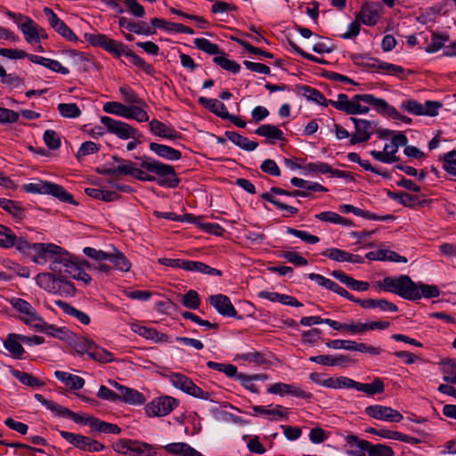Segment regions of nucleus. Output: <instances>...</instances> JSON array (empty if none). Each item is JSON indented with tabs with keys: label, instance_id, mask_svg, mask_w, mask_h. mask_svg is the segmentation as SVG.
<instances>
[{
	"label": "nucleus",
	"instance_id": "f257e3e1",
	"mask_svg": "<svg viewBox=\"0 0 456 456\" xmlns=\"http://www.w3.org/2000/svg\"><path fill=\"white\" fill-rule=\"evenodd\" d=\"M135 159L141 160V168L135 167L134 178L142 182H157L162 187H178L180 179L177 177L174 167L145 155Z\"/></svg>",
	"mask_w": 456,
	"mask_h": 456
},
{
	"label": "nucleus",
	"instance_id": "f03ea898",
	"mask_svg": "<svg viewBox=\"0 0 456 456\" xmlns=\"http://www.w3.org/2000/svg\"><path fill=\"white\" fill-rule=\"evenodd\" d=\"M85 39L94 47H100L116 58L126 56L137 68L143 70L147 75L155 74L154 67L146 62L142 57L134 53L129 47L122 42L111 39L104 34L86 33Z\"/></svg>",
	"mask_w": 456,
	"mask_h": 456
},
{
	"label": "nucleus",
	"instance_id": "7ed1b4c3",
	"mask_svg": "<svg viewBox=\"0 0 456 456\" xmlns=\"http://www.w3.org/2000/svg\"><path fill=\"white\" fill-rule=\"evenodd\" d=\"M377 97L370 94H355L351 100L345 94H339L338 100H329L328 105H331L335 109L345 112L347 115L366 114L369 112L368 106L362 105L360 102H365L373 109L377 102Z\"/></svg>",
	"mask_w": 456,
	"mask_h": 456
},
{
	"label": "nucleus",
	"instance_id": "20e7f679",
	"mask_svg": "<svg viewBox=\"0 0 456 456\" xmlns=\"http://www.w3.org/2000/svg\"><path fill=\"white\" fill-rule=\"evenodd\" d=\"M376 285L379 289L394 293L406 300L416 298L415 282L408 275L387 276L377 281Z\"/></svg>",
	"mask_w": 456,
	"mask_h": 456
},
{
	"label": "nucleus",
	"instance_id": "39448f33",
	"mask_svg": "<svg viewBox=\"0 0 456 456\" xmlns=\"http://www.w3.org/2000/svg\"><path fill=\"white\" fill-rule=\"evenodd\" d=\"M346 442L351 446H356L359 450L348 451L349 456H394L393 449L384 444H373L370 442L360 439L356 435H347L345 438Z\"/></svg>",
	"mask_w": 456,
	"mask_h": 456
},
{
	"label": "nucleus",
	"instance_id": "423d86ee",
	"mask_svg": "<svg viewBox=\"0 0 456 456\" xmlns=\"http://www.w3.org/2000/svg\"><path fill=\"white\" fill-rule=\"evenodd\" d=\"M57 431L64 440L82 452L93 453L106 449V446L102 443L90 436L59 429H57Z\"/></svg>",
	"mask_w": 456,
	"mask_h": 456
},
{
	"label": "nucleus",
	"instance_id": "0eeeda50",
	"mask_svg": "<svg viewBox=\"0 0 456 456\" xmlns=\"http://www.w3.org/2000/svg\"><path fill=\"white\" fill-rule=\"evenodd\" d=\"M273 194L276 195H285L289 197H309L310 193L306 192L305 191H299V190H294V191H287L279 187H272L270 189V191L264 192L261 194V198L273 206H275L280 210H286L291 215H296L298 212V209L293 206L287 205L279 200H277Z\"/></svg>",
	"mask_w": 456,
	"mask_h": 456
},
{
	"label": "nucleus",
	"instance_id": "6e6552de",
	"mask_svg": "<svg viewBox=\"0 0 456 456\" xmlns=\"http://www.w3.org/2000/svg\"><path fill=\"white\" fill-rule=\"evenodd\" d=\"M171 384L183 392L199 399L209 400L210 393L202 390L190 378L182 373H172L169 377Z\"/></svg>",
	"mask_w": 456,
	"mask_h": 456
},
{
	"label": "nucleus",
	"instance_id": "1a4fd4ad",
	"mask_svg": "<svg viewBox=\"0 0 456 456\" xmlns=\"http://www.w3.org/2000/svg\"><path fill=\"white\" fill-rule=\"evenodd\" d=\"M178 400L172 396L163 395L153 399L145 405V411L149 417H163L168 415L178 406Z\"/></svg>",
	"mask_w": 456,
	"mask_h": 456
},
{
	"label": "nucleus",
	"instance_id": "9d476101",
	"mask_svg": "<svg viewBox=\"0 0 456 456\" xmlns=\"http://www.w3.org/2000/svg\"><path fill=\"white\" fill-rule=\"evenodd\" d=\"M101 123L106 127L110 134H115L121 140H128L131 136L137 134L136 128L131 125L108 116L101 117Z\"/></svg>",
	"mask_w": 456,
	"mask_h": 456
},
{
	"label": "nucleus",
	"instance_id": "9b49d317",
	"mask_svg": "<svg viewBox=\"0 0 456 456\" xmlns=\"http://www.w3.org/2000/svg\"><path fill=\"white\" fill-rule=\"evenodd\" d=\"M10 303L21 314L20 320L26 325L35 329V324H38L41 322L42 317L37 314L36 309L25 299L13 297Z\"/></svg>",
	"mask_w": 456,
	"mask_h": 456
},
{
	"label": "nucleus",
	"instance_id": "f8f14e48",
	"mask_svg": "<svg viewBox=\"0 0 456 456\" xmlns=\"http://www.w3.org/2000/svg\"><path fill=\"white\" fill-rule=\"evenodd\" d=\"M350 120L354 124L355 128V133L353 134L350 138L351 145L369 141L378 125L375 121L354 117H351Z\"/></svg>",
	"mask_w": 456,
	"mask_h": 456
},
{
	"label": "nucleus",
	"instance_id": "ddd939ff",
	"mask_svg": "<svg viewBox=\"0 0 456 456\" xmlns=\"http://www.w3.org/2000/svg\"><path fill=\"white\" fill-rule=\"evenodd\" d=\"M364 412L366 415L375 419L392 423H398L403 419V414L397 410L381 404L367 406Z\"/></svg>",
	"mask_w": 456,
	"mask_h": 456
},
{
	"label": "nucleus",
	"instance_id": "4468645a",
	"mask_svg": "<svg viewBox=\"0 0 456 456\" xmlns=\"http://www.w3.org/2000/svg\"><path fill=\"white\" fill-rule=\"evenodd\" d=\"M44 13L47 16L51 27L62 37L70 42L78 41V37L73 30L50 7H45Z\"/></svg>",
	"mask_w": 456,
	"mask_h": 456
},
{
	"label": "nucleus",
	"instance_id": "2eb2a0df",
	"mask_svg": "<svg viewBox=\"0 0 456 456\" xmlns=\"http://www.w3.org/2000/svg\"><path fill=\"white\" fill-rule=\"evenodd\" d=\"M54 250H61V247L53 243H33L32 256L33 262L38 265H45L51 261Z\"/></svg>",
	"mask_w": 456,
	"mask_h": 456
},
{
	"label": "nucleus",
	"instance_id": "dca6fc26",
	"mask_svg": "<svg viewBox=\"0 0 456 456\" xmlns=\"http://www.w3.org/2000/svg\"><path fill=\"white\" fill-rule=\"evenodd\" d=\"M381 4L376 3H365L362 5L361 10L356 14V18L362 23L367 26H374L379 20V12Z\"/></svg>",
	"mask_w": 456,
	"mask_h": 456
},
{
	"label": "nucleus",
	"instance_id": "f3484780",
	"mask_svg": "<svg viewBox=\"0 0 456 456\" xmlns=\"http://www.w3.org/2000/svg\"><path fill=\"white\" fill-rule=\"evenodd\" d=\"M35 330L63 341L70 340L71 337H73V334L65 327H58L54 324H49L43 318L38 324H35Z\"/></svg>",
	"mask_w": 456,
	"mask_h": 456
},
{
	"label": "nucleus",
	"instance_id": "a211bd4d",
	"mask_svg": "<svg viewBox=\"0 0 456 456\" xmlns=\"http://www.w3.org/2000/svg\"><path fill=\"white\" fill-rule=\"evenodd\" d=\"M149 127L151 132L159 137L169 140L182 138L181 133L176 131L172 126H167L158 119L150 121Z\"/></svg>",
	"mask_w": 456,
	"mask_h": 456
},
{
	"label": "nucleus",
	"instance_id": "6ab92c4d",
	"mask_svg": "<svg viewBox=\"0 0 456 456\" xmlns=\"http://www.w3.org/2000/svg\"><path fill=\"white\" fill-rule=\"evenodd\" d=\"M374 110L379 114L386 115L393 119H397L406 124H410L411 122V118L402 115L394 106L389 105L384 99H377Z\"/></svg>",
	"mask_w": 456,
	"mask_h": 456
},
{
	"label": "nucleus",
	"instance_id": "aec40b11",
	"mask_svg": "<svg viewBox=\"0 0 456 456\" xmlns=\"http://www.w3.org/2000/svg\"><path fill=\"white\" fill-rule=\"evenodd\" d=\"M309 361L316 362L318 364L326 366H342L352 362V359L349 355L338 354V355H324L320 354L316 356H311Z\"/></svg>",
	"mask_w": 456,
	"mask_h": 456
},
{
	"label": "nucleus",
	"instance_id": "412c9836",
	"mask_svg": "<svg viewBox=\"0 0 456 456\" xmlns=\"http://www.w3.org/2000/svg\"><path fill=\"white\" fill-rule=\"evenodd\" d=\"M151 23L153 27L162 28L166 31H175L177 33H184L189 35H192L194 33V30L188 26L181 23L167 21L162 18H153L151 19Z\"/></svg>",
	"mask_w": 456,
	"mask_h": 456
},
{
	"label": "nucleus",
	"instance_id": "4be33fe9",
	"mask_svg": "<svg viewBox=\"0 0 456 456\" xmlns=\"http://www.w3.org/2000/svg\"><path fill=\"white\" fill-rule=\"evenodd\" d=\"M71 258L72 256L63 248H61V250H54V255L49 262V269L60 274L63 273V269L66 268V265H68Z\"/></svg>",
	"mask_w": 456,
	"mask_h": 456
},
{
	"label": "nucleus",
	"instance_id": "5701e85b",
	"mask_svg": "<svg viewBox=\"0 0 456 456\" xmlns=\"http://www.w3.org/2000/svg\"><path fill=\"white\" fill-rule=\"evenodd\" d=\"M20 338V334L9 333L4 341V346L15 359H21L25 352Z\"/></svg>",
	"mask_w": 456,
	"mask_h": 456
},
{
	"label": "nucleus",
	"instance_id": "b1692460",
	"mask_svg": "<svg viewBox=\"0 0 456 456\" xmlns=\"http://www.w3.org/2000/svg\"><path fill=\"white\" fill-rule=\"evenodd\" d=\"M149 148L156 155L167 160H178L182 158V153L170 146L151 142Z\"/></svg>",
	"mask_w": 456,
	"mask_h": 456
},
{
	"label": "nucleus",
	"instance_id": "393cba45",
	"mask_svg": "<svg viewBox=\"0 0 456 456\" xmlns=\"http://www.w3.org/2000/svg\"><path fill=\"white\" fill-rule=\"evenodd\" d=\"M399 148H395L392 142L385 144L384 151H371L370 154L378 161L386 164H391L399 161V158L395 155Z\"/></svg>",
	"mask_w": 456,
	"mask_h": 456
},
{
	"label": "nucleus",
	"instance_id": "a878e982",
	"mask_svg": "<svg viewBox=\"0 0 456 456\" xmlns=\"http://www.w3.org/2000/svg\"><path fill=\"white\" fill-rule=\"evenodd\" d=\"M63 274L66 273L69 277L82 281L86 285H88L92 279L91 276L85 272L80 265L77 262H75L73 258L70 259L68 265H66V268L63 269Z\"/></svg>",
	"mask_w": 456,
	"mask_h": 456
},
{
	"label": "nucleus",
	"instance_id": "bb28decb",
	"mask_svg": "<svg viewBox=\"0 0 456 456\" xmlns=\"http://www.w3.org/2000/svg\"><path fill=\"white\" fill-rule=\"evenodd\" d=\"M359 305L362 308H365V309L379 308L380 310H382L384 312L396 313L399 310L398 306L395 304L389 302L388 300H387L385 298L365 299L364 302H359Z\"/></svg>",
	"mask_w": 456,
	"mask_h": 456
},
{
	"label": "nucleus",
	"instance_id": "cd10ccee",
	"mask_svg": "<svg viewBox=\"0 0 456 456\" xmlns=\"http://www.w3.org/2000/svg\"><path fill=\"white\" fill-rule=\"evenodd\" d=\"M199 102L200 105L209 110L211 112L218 115L224 119H228V110H226L224 104L219 100L200 97Z\"/></svg>",
	"mask_w": 456,
	"mask_h": 456
},
{
	"label": "nucleus",
	"instance_id": "c85d7f7f",
	"mask_svg": "<svg viewBox=\"0 0 456 456\" xmlns=\"http://www.w3.org/2000/svg\"><path fill=\"white\" fill-rule=\"evenodd\" d=\"M0 207L17 220H22L25 216V209L18 201L0 198Z\"/></svg>",
	"mask_w": 456,
	"mask_h": 456
},
{
	"label": "nucleus",
	"instance_id": "c756f323",
	"mask_svg": "<svg viewBox=\"0 0 456 456\" xmlns=\"http://www.w3.org/2000/svg\"><path fill=\"white\" fill-rule=\"evenodd\" d=\"M54 376L57 379L74 390L80 389L85 385V379L83 378L69 372L56 370L54 372Z\"/></svg>",
	"mask_w": 456,
	"mask_h": 456
},
{
	"label": "nucleus",
	"instance_id": "7c9ffc66",
	"mask_svg": "<svg viewBox=\"0 0 456 456\" xmlns=\"http://www.w3.org/2000/svg\"><path fill=\"white\" fill-rule=\"evenodd\" d=\"M20 29L28 43H32L33 41L39 42L37 24L30 17L25 18V21L20 25Z\"/></svg>",
	"mask_w": 456,
	"mask_h": 456
},
{
	"label": "nucleus",
	"instance_id": "2f4dec72",
	"mask_svg": "<svg viewBox=\"0 0 456 456\" xmlns=\"http://www.w3.org/2000/svg\"><path fill=\"white\" fill-rule=\"evenodd\" d=\"M57 273H38L36 277L37 284L48 292L54 293L57 285Z\"/></svg>",
	"mask_w": 456,
	"mask_h": 456
},
{
	"label": "nucleus",
	"instance_id": "473e14b6",
	"mask_svg": "<svg viewBox=\"0 0 456 456\" xmlns=\"http://www.w3.org/2000/svg\"><path fill=\"white\" fill-rule=\"evenodd\" d=\"M48 195H51L64 203H69L74 206L78 205V202L74 200L73 195L67 191L63 186L52 182L49 187Z\"/></svg>",
	"mask_w": 456,
	"mask_h": 456
},
{
	"label": "nucleus",
	"instance_id": "72a5a7b5",
	"mask_svg": "<svg viewBox=\"0 0 456 456\" xmlns=\"http://www.w3.org/2000/svg\"><path fill=\"white\" fill-rule=\"evenodd\" d=\"M416 298L411 301H417L421 297L435 298L440 296V289L436 285H428L424 283H415Z\"/></svg>",
	"mask_w": 456,
	"mask_h": 456
},
{
	"label": "nucleus",
	"instance_id": "f704fd0d",
	"mask_svg": "<svg viewBox=\"0 0 456 456\" xmlns=\"http://www.w3.org/2000/svg\"><path fill=\"white\" fill-rule=\"evenodd\" d=\"M297 90L299 93H302L304 96H305L308 100L313 101L322 106H328L327 100L322 93L319 90L311 87L306 85L297 86Z\"/></svg>",
	"mask_w": 456,
	"mask_h": 456
},
{
	"label": "nucleus",
	"instance_id": "c9c22d12",
	"mask_svg": "<svg viewBox=\"0 0 456 456\" xmlns=\"http://www.w3.org/2000/svg\"><path fill=\"white\" fill-rule=\"evenodd\" d=\"M56 305H58L61 309H62V311L70 315V316H73L75 317L77 320H78L81 323L85 324V325H87L90 323L91 322V319L89 317V315L77 308H75L74 306H72L71 305L64 302V301H61V300H58L55 302Z\"/></svg>",
	"mask_w": 456,
	"mask_h": 456
},
{
	"label": "nucleus",
	"instance_id": "e433bc0d",
	"mask_svg": "<svg viewBox=\"0 0 456 456\" xmlns=\"http://www.w3.org/2000/svg\"><path fill=\"white\" fill-rule=\"evenodd\" d=\"M90 428L93 431H97L104 434L118 435L121 428L117 424L103 421L96 417L91 419Z\"/></svg>",
	"mask_w": 456,
	"mask_h": 456
},
{
	"label": "nucleus",
	"instance_id": "4c0bfd02",
	"mask_svg": "<svg viewBox=\"0 0 456 456\" xmlns=\"http://www.w3.org/2000/svg\"><path fill=\"white\" fill-rule=\"evenodd\" d=\"M131 456H156L157 449L147 443L141 442L138 440H131Z\"/></svg>",
	"mask_w": 456,
	"mask_h": 456
},
{
	"label": "nucleus",
	"instance_id": "58836bf2",
	"mask_svg": "<svg viewBox=\"0 0 456 456\" xmlns=\"http://www.w3.org/2000/svg\"><path fill=\"white\" fill-rule=\"evenodd\" d=\"M120 400L128 404L142 405L146 402V398L141 392L126 387L123 393L119 394Z\"/></svg>",
	"mask_w": 456,
	"mask_h": 456
},
{
	"label": "nucleus",
	"instance_id": "ea45409f",
	"mask_svg": "<svg viewBox=\"0 0 456 456\" xmlns=\"http://www.w3.org/2000/svg\"><path fill=\"white\" fill-rule=\"evenodd\" d=\"M387 195L389 199L394 200L404 207L413 208L419 200L418 196L409 194L405 191H387Z\"/></svg>",
	"mask_w": 456,
	"mask_h": 456
},
{
	"label": "nucleus",
	"instance_id": "a19ab883",
	"mask_svg": "<svg viewBox=\"0 0 456 456\" xmlns=\"http://www.w3.org/2000/svg\"><path fill=\"white\" fill-rule=\"evenodd\" d=\"M357 391L363 392L369 395L375 394H381L385 390V385L381 379L376 378L371 383H360L357 382Z\"/></svg>",
	"mask_w": 456,
	"mask_h": 456
},
{
	"label": "nucleus",
	"instance_id": "79ce46f5",
	"mask_svg": "<svg viewBox=\"0 0 456 456\" xmlns=\"http://www.w3.org/2000/svg\"><path fill=\"white\" fill-rule=\"evenodd\" d=\"M255 134L272 140L283 139V132L279 127L270 124L261 125L255 130Z\"/></svg>",
	"mask_w": 456,
	"mask_h": 456
},
{
	"label": "nucleus",
	"instance_id": "37998d69",
	"mask_svg": "<svg viewBox=\"0 0 456 456\" xmlns=\"http://www.w3.org/2000/svg\"><path fill=\"white\" fill-rule=\"evenodd\" d=\"M110 261L115 268L120 272H128L131 269V263L127 257L119 250L114 249L113 253H110L108 259Z\"/></svg>",
	"mask_w": 456,
	"mask_h": 456
},
{
	"label": "nucleus",
	"instance_id": "c03bdc74",
	"mask_svg": "<svg viewBox=\"0 0 456 456\" xmlns=\"http://www.w3.org/2000/svg\"><path fill=\"white\" fill-rule=\"evenodd\" d=\"M61 296H74L76 293V288L73 282L67 280V276L63 273L59 274L57 278V285L55 292Z\"/></svg>",
	"mask_w": 456,
	"mask_h": 456
},
{
	"label": "nucleus",
	"instance_id": "a18cd8bd",
	"mask_svg": "<svg viewBox=\"0 0 456 456\" xmlns=\"http://www.w3.org/2000/svg\"><path fill=\"white\" fill-rule=\"evenodd\" d=\"M11 374L23 385L31 387H40L45 385V382L39 380L37 378L28 372L20 371L19 370H12Z\"/></svg>",
	"mask_w": 456,
	"mask_h": 456
},
{
	"label": "nucleus",
	"instance_id": "49530a36",
	"mask_svg": "<svg viewBox=\"0 0 456 456\" xmlns=\"http://www.w3.org/2000/svg\"><path fill=\"white\" fill-rule=\"evenodd\" d=\"M56 416L69 418L72 419L75 423L88 425L89 427L91 419L94 418V416L87 415L81 416L62 405L60 406Z\"/></svg>",
	"mask_w": 456,
	"mask_h": 456
},
{
	"label": "nucleus",
	"instance_id": "de8ad7c7",
	"mask_svg": "<svg viewBox=\"0 0 456 456\" xmlns=\"http://www.w3.org/2000/svg\"><path fill=\"white\" fill-rule=\"evenodd\" d=\"M88 356L94 361L102 363L111 362L114 361L112 353L101 347L95 343H94Z\"/></svg>",
	"mask_w": 456,
	"mask_h": 456
},
{
	"label": "nucleus",
	"instance_id": "09e8293b",
	"mask_svg": "<svg viewBox=\"0 0 456 456\" xmlns=\"http://www.w3.org/2000/svg\"><path fill=\"white\" fill-rule=\"evenodd\" d=\"M209 304L222 315L228 316V297L223 294L211 295Z\"/></svg>",
	"mask_w": 456,
	"mask_h": 456
},
{
	"label": "nucleus",
	"instance_id": "8fccbe9b",
	"mask_svg": "<svg viewBox=\"0 0 456 456\" xmlns=\"http://www.w3.org/2000/svg\"><path fill=\"white\" fill-rule=\"evenodd\" d=\"M230 141L242 150L248 151H252L258 146L256 142L249 141L247 137L240 135L236 132H230Z\"/></svg>",
	"mask_w": 456,
	"mask_h": 456
},
{
	"label": "nucleus",
	"instance_id": "3c124183",
	"mask_svg": "<svg viewBox=\"0 0 456 456\" xmlns=\"http://www.w3.org/2000/svg\"><path fill=\"white\" fill-rule=\"evenodd\" d=\"M237 359H243L245 361H248L249 362H254L256 365H270L271 361L261 352L254 351V352H248L242 354H237L234 357V360Z\"/></svg>",
	"mask_w": 456,
	"mask_h": 456
},
{
	"label": "nucleus",
	"instance_id": "603ef678",
	"mask_svg": "<svg viewBox=\"0 0 456 456\" xmlns=\"http://www.w3.org/2000/svg\"><path fill=\"white\" fill-rule=\"evenodd\" d=\"M303 175L308 174H329L331 171V166L325 162H310L302 167Z\"/></svg>",
	"mask_w": 456,
	"mask_h": 456
},
{
	"label": "nucleus",
	"instance_id": "864d4df0",
	"mask_svg": "<svg viewBox=\"0 0 456 456\" xmlns=\"http://www.w3.org/2000/svg\"><path fill=\"white\" fill-rule=\"evenodd\" d=\"M129 108L130 106H126L118 102H107L104 103L102 110L107 113L115 114L126 118L128 111L130 110Z\"/></svg>",
	"mask_w": 456,
	"mask_h": 456
},
{
	"label": "nucleus",
	"instance_id": "5fc2aeb1",
	"mask_svg": "<svg viewBox=\"0 0 456 456\" xmlns=\"http://www.w3.org/2000/svg\"><path fill=\"white\" fill-rule=\"evenodd\" d=\"M186 265V267H188L187 271L199 272L209 275H222L220 270L213 268L202 262L190 260L189 264Z\"/></svg>",
	"mask_w": 456,
	"mask_h": 456
},
{
	"label": "nucleus",
	"instance_id": "6e6d98bb",
	"mask_svg": "<svg viewBox=\"0 0 456 456\" xmlns=\"http://www.w3.org/2000/svg\"><path fill=\"white\" fill-rule=\"evenodd\" d=\"M449 41V36L446 34L433 33L431 37V43L427 45L426 52L434 53L438 52L444 46V44Z\"/></svg>",
	"mask_w": 456,
	"mask_h": 456
},
{
	"label": "nucleus",
	"instance_id": "4d7b16f0",
	"mask_svg": "<svg viewBox=\"0 0 456 456\" xmlns=\"http://www.w3.org/2000/svg\"><path fill=\"white\" fill-rule=\"evenodd\" d=\"M15 244V233L6 225L0 224V248H9Z\"/></svg>",
	"mask_w": 456,
	"mask_h": 456
},
{
	"label": "nucleus",
	"instance_id": "13d9d810",
	"mask_svg": "<svg viewBox=\"0 0 456 456\" xmlns=\"http://www.w3.org/2000/svg\"><path fill=\"white\" fill-rule=\"evenodd\" d=\"M119 93L123 95L124 100L130 104H139L147 106L144 100L141 99L139 95L127 85L119 88Z\"/></svg>",
	"mask_w": 456,
	"mask_h": 456
},
{
	"label": "nucleus",
	"instance_id": "bf43d9fd",
	"mask_svg": "<svg viewBox=\"0 0 456 456\" xmlns=\"http://www.w3.org/2000/svg\"><path fill=\"white\" fill-rule=\"evenodd\" d=\"M193 43L198 49H200L210 55H215L217 53L224 54V53L220 51L219 46L216 44H213L208 39H206L203 37L202 38H195Z\"/></svg>",
	"mask_w": 456,
	"mask_h": 456
},
{
	"label": "nucleus",
	"instance_id": "052dcab7",
	"mask_svg": "<svg viewBox=\"0 0 456 456\" xmlns=\"http://www.w3.org/2000/svg\"><path fill=\"white\" fill-rule=\"evenodd\" d=\"M71 343L73 349L76 351L77 354L80 355L86 354L87 355H89V353L92 349L94 341L86 338H75Z\"/></svg>",
	"mask_w": 456,
	"mask_h": 456
},
{
	"label": "nucleus",
	"instance_id": "680f3d73",
	"mask_svg": "<svg viewBox=\"0 0 456 456\" xmlns=\"http://www.w3.org/2000/svg\"><path fill=\"white\" fill-rule=\"evenodd\" d=\"M440 159L444 162L443 169L449 175L456 176V150L445 153Z\"/></svg>",
	"mask_w": 456,
	"mask_h": 456
},
{
	"label": "nucleus",
	"instance_id": "e2e57ef3",
	"mask_svg": "<svg viewBox=\"0 0 456 456\" xmlns=\"http://www.w3.org/2000/svg\"><path fill=\"white\" fill-rule=\"evenodd\" d=\"M43 139L45 145L49 150L55 151L61 147V136L60 134L52 129H47L43 134Z\"/></svg>",
	"mask_w": 456,
	"mask_h": 456
},
{
	"label": "nucleus",
	"instance_id": "0e129e2a",
	"mask_svg": "<svg viewBox=\"0 0 456 456\" xmlns=\"http://www.w3.org/2000/svg\"><path fill=\"white\" fill-rule=\"evenodd\" d=\"M51 182L49 181H42L37 180L36 183H29L28 184H24L23 188L25 191L28 193H38V194H47L50 187Z\"/></svg>",
	"mask_w": 456,
	"mask_h": 456
},
{
	"label": "nucleus",
	"instance_id": "69168bd1",
	"mask_svg": "<svg viewBox=\"0 0 456 456\" xmlns=\"http://www.w3.org/2000/svg\"><path fill=\"white\" fill-rule=\"evenodd\" d=\"M147 107H148V105L147 106H142V105H139V104H137L136 106L131 105L129 108L130 110L128 111L126 118L135 119L138 122L149 121L150 118L145 110Z\"/></svg>",
	"mask_w": 456,
	"mask_h": 456
},
{
	"label": "nucleus",
	"instance_id": "338daca9",
	"mask_svg": "<svg viewBox=\"0 0 456 456\" xmlns=\"http://www.w3.org/2000/svg\"><path fill=\"white\" fill-rule=\"evenodd\" d=\"M57 109L64 118H76L81 115V110L76 103H60Z\"/></svg>",
	"mask_w": 456,
	"mask_h": 456
},
{
	"label": "nucleus",
	"instance_id": "774afa93",
	"mask_svg": "<svg viewBox=\"0 0 456 456\" xmlns=\"http://www.w3.org/2000/svg\"><path fill=\"white\" fill-rule=\"evenodd\" d=\"M182 304L189 309H198L200 305V298L198 292L196 290L190 289L183 295Z\"/></svg>",
	"mask_w": 456,
	"mask_h": 456
}]
</instances>
